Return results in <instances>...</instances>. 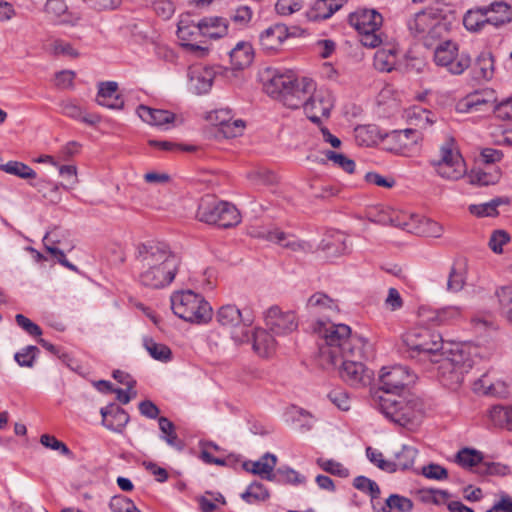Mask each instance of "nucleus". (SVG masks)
Returning a JSON list of instances; mask_svg holds the SVG:
<instances>
[{
  "mask_svg": "<svg viewBox=\"0 0 512 512\" xmlns=\"http://www.w3.org/2000/svg\"><path fill=\"white\" fill-rule=\"evenodd\" d=\"M314 331L322 339L319 343L321 359L332 366H340V377L350 386L360 388L373 379L372 370L362 362L369 357L371 346L367 340L351 333L345 324L317 322Z\"/></svg>",
  "mask_w": 512,
  "mask_h": 512,
  "instance_id": "1",
  "label": "nucleus"
},
{
  "mask_svg": "<svg viewBox=\"0 0 512 512\" xmlns=\"http://www.w3.org/2000/svg\"><path fill=\"white\" fill-rule=\"evenodd\" d=\"M404 343L411 357L421 356L436 364L440 382L452 390L460 387L464 376L476 363L477 348L468 344L455 345L438 354L443 346L442 337L425 327H417L406 333Z\"/></svg>",
  "mask_w": 512,
  "mask_h": 512,
  "instance_id": "2",
  "label": "nucleus"
},
{
  "mask_svg": "<svg viewBox=\"0 0 512 512\" xmlns=\"http://www.w3.org/2000/svg\"><path fill=\"white\" fill-rule=\"evenodd\" d=\"M414 379L406 366L383 367L379 389L373 396L375 405L386 418L408 429L416 428L423 417L421 400L412 394L403 393Z\"/></svg>",
  "mask_w": 512,
  "mask_h": 512,
  "instance_id": "3",
  "label": "nucleus"
},
{
  "mask_svg": "<svg viewBox=\"0 0 512 512\" xmlns=\"http://www.w3.org/2000/svg\"><path fill=\"white\" fill-rule=\"evenodd\" d=\"M139 280L142 285L160 289L172 283L181 263L177 254L164 242L149 241L136 248Z\"/></svg>",
  "mask_w": 512,
  "mask_h": 512,
  "instance_id": "4",
  "label": "nucleus"
},
{
  "mask_svg": "<svg viewBox=\"0 0 512 512\" xmlns=\"http://www.w3.org/2000/svg\"><path fill=\"white\" fill-rule=\"evenodd\" d=\"M171 308L175 315L188 322L202 323L212 318L210 304L191 290L173 293Z\"/></svg>",
  "mask_w": 512,
  "mask_h": 512,
  "instance_id": "5",
  "label": "nucleus"
},
{
  "mask_svg": "<svg viewBox=\"0 0 512 512\" xmlns=\"http://www.w3.org/2000/svg\"><path fill=\"white\" fill-rule=\"evenodd\" d=\"M437 175L446 180L455 181L466 173L464 160L452 137L445 139L437 152L429 160Z\"/></svg>",
  "mask_w": 512,
  "mask_h": 512,
  "instance_id": "6",
  "label": "nucleus"
},
{
  "mask_svg": "<svg viewBox=\"0 0 512 512\" xmlns=\"http://www.w3.org/2000/svg\"><path fill=\"white\" fill-rule=\"evenodd\" d=\"M196 217L201 222L221 228L234 227L241 221L240 213L233 204L212 196H205L201 199Z\"/></svg>",
  "mask_w": 512,
  "mask_h": 512,
  "instance_id": "7",
  "label": "nucleus"
},
{
  "mask_svg": "<svg viewBox=\"0 0 512 512\" xmlns=\"http://www.w3.org/2000/svg\"><path fill=\"white\" fill-rule=\"evenodd\" d=\"M217 322L225 327L238 329L232 332V339L236 344L250 341L249 326L253 319L250 316H243L238 307L227 304L219 308L216 314Z\"/></svg>",
  "mask_w": 512,
  "mask_h": 512,
  "instance_id": "8",
  "label": "nucleus"
},
{
  "mask_svg": "<svg viewBox=\"0 0 512 512\" xmlns=\"http://www.w3.org/2000/svg\"><path fill=\"white\" fill-rule=\"evenodd\" d=\"M434 61L436 65L445 67L452 75H461L471 65V58L466 53H458L456 43L446 40L435 47Z\"/></svg>",
  "mask_w": 512,
  "mask_h": 512,
  "instance_id": "9",
  "label": "nucleus"
},
{
  "mask_svg": "<svg viewBox=\"0 0 512 512\" xmlns=\"http://www.w3.org/2000/svg\"><path fill=\"white\" fill-rule=\"evenodd\" d=\"M334 106V98L329 90L319 89L308 95L305 102L302 104L307 117L316 124L321 123V119L328 118L330 111Z\"/></svg>",
  "mask_w": 512,
  "mask_h": 512,
  "instance_id": "10",
  "label": "nucleus"
},
{
  "mask_svg": "<svg viewBox=\"0 0 512 512\" xmlns=\"http://www.w3.org/2000/svg\"><path fill=\"white\" fill-rule=\"evenodd\" d=\"M407 28L413 37L424 36L427 33V41L428 37H434L442 30L444 24L438 20L433 9H424L408 19Z\"/></svg>",
  "mask_w": 512,
  "mask_h": 512,
  "instance_id": "11",
  "label": "nucleus"
},
{
  "mask_svg": "<svg viewBox=\"0 0 512 512\" xmlns=\"http://www.w3.org/2000/svg\"><path fill=\"white\" fill-rule=\"evenodd\" d=\"M253 237L262 238L267 241L281 245L294 252H308L311 246L304 241L296 239L293 235L286 234L278 228H253L250 232Z\"/></svg>",
  "mask_w": 512,
  "mask_h": 512,
  "instance_id": "12",
  "label": "nucleus"
},
{
  "mask_svg": "<svg viewBox=\"0 0 512 512\" xmlns=\"http://www.w3.org/2000/svg\"><path fill=\"white\" fill-rule=\"evenodd\" d=\"M266 325L275 335L289 334L298 327L295 314L291 311L282 312L277 306L271 307L267 311Z\"/></svg>",
  "mask_w": 512,
  "mask_h": 512,
  "instance_id": "13",
  "label": "nucleus"
},
{
  "mask_svg": "<svg viewBox=\"0 0 512 512\" xmlns=\"http://www.w3.org/2000/svg\"><path fill=\"white\" fill-rule=\"evenodd\" d=\"M495 101L493 90L475 91L457 102L456 111L462 114L482 112L484 108L491 107Z\"/></svg>",
  "mask_w": 512,
  "mask_h": 512,
  "instance_id": "14",
  "label": "nucleus"
},
{
  "mask_svg": "<svg viewBox=\"0 0 512 512\" xmlns=\"http://www.w3.org/2000/svg\"><path fill=\"white\" fill-rule=\"evenodd\" d=\"M314 86V81L309 78L297 79L280 101L288 108H300L308 95L314 91Z\"/></svg>",
  "mask_w": 512,
  "mask_h": 512,
  "instance_id": "15",
  "label": "nucleus"
},
{
  "mask_svg": "<svg viewBox=\"0 0 512 512\" xmlns=\"http://www.w3.org/2000/svg\"><path fill=\"white\" fill-rule=\"evenodd\" d=\"M216 72L213 67L193 66L188 70L189 89L197 95L210 91Z\"/></svg>",
  "mask_w": 512,
  "mask_h": 512,
  "instance_id": "16",
  "label": "nucleus"
},
{
  "mask_svg": "<svg viewBox=\"0 0 512 512\" xmlns=\"http://www.w3.org/2000/svg\"><path fill=\"white\" fill-rule=\"evenodd\" d=\"M178 38L183 41V45L190 48L193 51H201L205 53L206 49L203 48L199 43H202L199 38L203 37L201 20L198 22L187 23L185 20H180L177 30Z\"/></svg>",
  "mask_w": 512,
  "mask_h": 512,
  "instance_id": "17",
  "label": "nucleus"
},
{
  "mask_svg": "<svg viewBox=\"0 0 512 512\" xmlns=\"http://www.w3.org/2000/svg\"><path fill=\"white\" fill-rule=\"evenodd\" d=\"M404 230L409 233L428 237H440L443 232V227L431 219L417 214H408Z\"/></svg>",
  "mask_w": 512,
  "mask_h": 512,
  "instance_id": "18",
  "label": "nucleus"
},
{
  "mask_svg": "<svg viewBox=\"0 0 512 512\" xmlns=\"http://www.w3.org/2000/svg\"><path fill=\"white\" fill-rule=\"evenodd\" d=\"M96 102L109 109H123L124 100L118 93V83L114 81L100 82L98 84Z\"/></svg>",
  "mask_w": 512,
  "mask_h": 512,
  "instance_id": "19",
  "label": "nucleus"
},
{
  "mask_svg": "<svg viewBox=\"0 0 512 512\" xmlns=\"http://www.w3.org/2000/svg\"><path fill=\"white\" fill-rule=\"evenodd\" d=\"M276 464V455L266 453L257 461H245L242 466L247 472L258 475L263 479L274 481L276 480V474L273 471Z\"/></svg>",
  "mask_w": 512,
  "mask_h": 512,
  "instance_id": "20",
  "label": "nucleus"
},
{
  "mask_svg": "<svg viewBox=\"0 0 512 512\" xmlns=\"http://www.w3.org/2000/svg\"><path fill=\"white\" fill-rule=\"evenodd\" d=\"M100 413L102 424L113 432H122L129 422V414L115 404L101 408Z\"/></svg>",
  "mask_w": 512,
  "mask_h": 512,
  "instance_id": "21",
  "label": "nucleus"
},
{
  "mask_svg": "<svg viewBox=\"0 0 512 512\" xmlns=\"http://www.w3.org/2000/svg\"><path fill=\"white\" fill-rule=\"evenodd\" d=\"M382 22V15L375 10H364L350 15V24L359 33L379 31Z\"/></svg>",
  "mask_w": 512,
  "mask_h": 512,
  "instance_id": "22",
  "label": "nucleus"
},
{
  "mask_svg": "<svg viewBox=\"0 0 512 512\" xmlns=\"http://www.w3.org/2000/svg\"><path fill=\"white\" fill-rule=\"evenodd\" d=\"M370 218L373 222L391 225L404 230L408 213L389 207H378L370 211Z\"/></svg>",
  "mask_w": 512,
  "mask_h": 512,
  "instance_id": "23",
  "label": "nucleus"
},
{
  "mask_svg": "<svg viewBox=\"0 0 512 512\" xmlns=\"http://www.w3.org/2000/svg\"><path fill=\"white\" fill-rule=\"evenodd\" d=\"M137 114L145 123L158 127H164L178 120V117L168 110L155 109L145 105H140L137 108Z\"/></svg>",
  "mask_w": 512,
  "mask_h": 512,
  "instance_id": "24",
  "label": "nucleus"
},
{
  "mask_svg": "<svg viewBox=\"0 0 512 512\" xmlns=\"http://www.w3.org/2000/svg\"><path fill=\"white\" fill-rule=\"evenodd\" d=\"M346 2L347 0H315L307 11V18L314 22L329 19Z\"/></svg>",
  "mask_w": 512,
  "mask_h": 512,
  "instance_id": "25",
  "label": "nucleus"
},
{
  "mask_svg": "<svg viewBox=\"0 0 512 512\" xmlns=\"http://www.w3.org/2000/svg\"><path fill=\"white\" fill-rule=\"evenodd\" d=\"M296 80V76L291 71L275 73L265 84L266 92L280 101Z\"/></svg>",
  "mask_w": 512,
  "mask_h": 512,
  "instance_id": "26",
  "label": "nucleus"
},
{
  "mask_svg": "<svg viewBox=\"0 0 512 512\" xmlns=\"http://www.w3.org/2000/svg\"><path fill=\"white\" fill-rule=\"evenodd\" d=\"M287 36V27L284 24H276L261 33L260 44L265 50H276Z\"/></svg>",
  "mask_w": 512,
  "mask_h": 512,
  "instance_id": "27",
  "label": "nucleus"
},
{
  "mask_svg": "<svg viewBox=\"0 0 512 512\" xmlns=\"http://www.w3.org/2000/svg\"><path fill=\"white\" fill-rule=\"evenodd\" d=\"M250 339H252L254 351L261 357H268L275 350L274 337L264 329H256Z\"/></svg>",
  "mask_w": 512,
  "mask_h": 512,
  "instance_id": "28",
  "label": "nucleus"
},
{
  "mask_svg": "<svg viewBox=\"0 0 512 512\" xmlns=\"http://www.w3.org/2000/svg\"><path fill=\"white\" fill-rule=\"evenodd\" d=\"M307 308L313 313L323 314L329 317L337 311V304L328 295L317 292L309 297Z\"/></svg>",
  "mask_w": 512,
  "mask_h": 512,
  "instance_id": "29",
  "label": "nucleus"
},
{
  "mask_svg": "<svg viewBox=\"0 0 512 512\" xmlns=\"http://www.w3.org/2000/svg\"><path fill=\"white\" fill-rule=\"evenodd\" d=\"M230 60L234 69H244L248 67L254 57L253 49L250 43L248 42H239L231 51H230Z\"/></svg>",
  "mask_w": 512,
  "mask_h": 512,
  "instance_id": "30",
  "label": "nucleus"
},
{
  "mask_svg": "<svg viewBox=\"0 0 512 512\" xmlns=\"http://www.w3.org/2000/svg\"><path fill=\"white\" fill-rule=\"evenodd\" d=\"M488 16V24L500 27L512 21V7L505 2H494L486 7Z\"/></svg>",
  "mask_w": 512,
  "mask_h": 512,
  "instance_id": "31",
  "label": "nucleus"
},
{
  "mask_svg": "<svg viewBox=\"0 0 512 512\" xmlns=\"http://www.w3.org/2000/svg\"><path fill=\"white\" fill-rule=\"evenodd\" d=\"M201 20L203 37L208 38H221L227 33L228 23L222 17L210 16L204 17Z\"/></svg>",
  "mask_w": 512,
  "mask_h": 512,
  "instance_id": "32",
  "label": "nucleus"
},
{
  "mask_svg": "<svg viewBox=\"0 0 512 512\" xmlns=\"http://www.w3.org/2000/svg\"><path fill=\"white\" fill-rule=\"evenodd\" d=\"M494 73V60L490 52H482L473 66V76L476 80H490Z\"/></svg>",
  "mask_w": 512,
  "mask_h": 512,
  "instance_id": "33",
  "label": "nucleus"
},
{
  "mask_svg": "<svg viewBox=\"0 0 512 512\" xmlns=\"http://www.w3.org/2000/svg\"><path fill=\"white\" fill-rule=\"evenodd\" d=\"M61 112L67 117L80 120L88 125H96L101 119L97 114H84L82 108L73 101L63 102Z\"/></svg>",
  "mask_w": 512,
  "mask_h": 512,
  "instance_id": "34",
  "label": "nucleus"
},
{
  "mask_svg": "<svg viewBox=\"0 0 512 512\" xmlns=\"http://www.w3.org/2000/svg\"><path fill=\"white\" fill-rule=\"evenodd\" d=\"M159 429L162 432L161 438L172 448L181 451L184 447L183 441L178 437L175 425L166 417L158 418Z\"/></svg>",
  "mask_w": 512,
  "mask_h": 512,
  "instance_id": "35",
  "label": "nucleus"
},
{
  "mask_svg": "<svg viewBox=\"0 0 512 512\" xmlns=\"http://www.w3.org/2000/svg\"><path fill=\"white\" fill-rule=\"evenodd\" d=\"M488 13L486 7L471 9L463 17V24L469 31H479L488 24Z\"/></svg>",
  "mask_w": 512,
  "mask_h": 512,
  "instance_id": "36",
  "label": "nucleus"
},
{
  "mask_svg": "<svg viewBox=\"0 0 512 512\" xmlns=\"http://www.w3.org/2000/svg\"><path fill=\"white\" fill-rule=\"evenodd\" d=\"M508 203L509 200L507 198L497 197L486 203L470 205L469 211L477 217H493L498 215L497 208L500 205Z\"/></svg>",
  "mask_w": 512,
  "mask_h": 512,
  "instance_id": "37",
  "label": "nucleus"
},
{
  "mask_svg": "<svg viewBox=\"0 0 512 512\" xmlns=\"http://www.w3.org/2000/svg\"><path fill=\"white\" fill-rule=\"evenodd\" d=\"M413 509V502L411 499L398 495L391 494L378 509V512H392L397 510L399 512H410Z\"/></svg>",
  "mask_w": 512,
  "mask_h": 512,
  "instance_id": "38",
  "label": "nucleus"
},
{
  "mask_svg": "<svg viewBox=\"0 0 512 512\" xmlns=\"http://www.w3.org/2000/svg\"><path fill=\"white\" fill-rule=\"evenodd\" d=\"M417 449L403 445L401 450L395 454V460L391 461L393 466V472L397 469L407 470L411 468L417 456Z\"/></svg>",
  "mask_w": 512,
  "mask_h": 512,
  "instance_id": "39",
  "label": "nucleus"
},
{
  "mask_svg": "<svg viewBox=\"0 0 512 512\" xmlns=\"http://www.w3.org/2000/svg\"><path fill=\"white\" fill-rule=\"evenodd\" d=\"M389 137L395 140L398 145L394 150L402 152L411 145L416 144L420 138V134L415 129H405L394 131Z\"/></svg>",
  "mask_w": 512,
  "mask_h": 512,
  "instance_id": "40",
  "label": "nucleus"
},
{
  "mask_svg": "<svg viewBox=\"0 0 512 512\" xmlns=\"http://www.w3.org/2000/svg\"><path fill=\"white\" fill-rule=\"evenodd\" d=\"M482 461V452L472 448H462L455 455V462L465 469L475 467Z\"/></svg>",
  "mask_w": 512,
  "mask_h": 512,
  "instance_id": "41",
  "label": "nucleus"
},
{
  "mask_svg": "<svg viewBox=\"0 0 512 512\" xmlns=\"http://www.w3.org/2000/svg\"><path fill=\"white\" fill-rule=\"evenodd\" d=\"M380 138L378 128L375 125H362L355 128V139L358 145L372 146Z\"/></svg>",
  "mask_w": 512,
  "mask_h": 512,
  "instance_id": "42",
  "label": "nucleus"
},
{
  "mask_svg": "<svg viewBox=\"0 0 512 512\" xmlns=\"http://www.w3.org/2000/svg\"><path fill=\"white\" fill-rule=\"evenodd\" d=\"M144 347L149 355L155 360L167 362L172 357L171 349L167 345L157 343L152 338L144 339Z\"/></svg>",
  "mask_w": 512,
  "mask_h": 512,
  "instance_id": "43",
  "label": "nucleus"
},
{
  "mask_svg": "<svg viewBox=\"0 0 512 512\" xmlns=\"http://www.w3.org/2000/svg\"><path fill=\"white\" fill-rule=\"evenodd\" d=\"M491 421L496 426L506 427L512 430V408L496 405L493 406L489 413Z\"/></svg>",
  "mask_w": 512,
  "mask_h": 512,
  "instance_id": "44",
  "label": "nucleus"
},
{
  "mask_svg": "<svg viewBox=\"0 0 512 512\" xmlns=\"http://www.w3.org/2000/svg\"><path fill=\"white\" fill-rule=\"evenodd\" d=\"M0 169L4 172L18 176L22 179H35L36 173L30 168L28 165L18 162V161H9L6 164L0 165Z\"/></svg>",
  "mask_w": 512,
  "mask_h": 512,
  "instance_id": "45",
  "label": "nucleus"
},
{
  "mask_svg": "<svg viewBox=\"0 0 512 512\" xmlns=\"http://www.w3.org/2000/svg\"><path fill=\"white\" fill-rule=\"evenodd\" d=\"M346 248L342 235H338L335 239H324L320 244V249L326 253L327 258H334L344 254Z\"/></svg>",
  "mask_w": 512,
  "mask_h": 512,
  "instance_id": "46",
  "label": "nucleus"
},
{
  "mask_svg": "<svg viewBox=\"0 0 512 512\" xmlns=\"http://www.w3.org/2000/svg\"><path fill=\"white\" fill-rule=\"evenodd\" d=\"M465 284V267L462 264L454 265L450 272L447 280V290L449 292L460 291Z\"/></svg>",
  "mask_w": 512,
  "mask_h": 512,
  "instance_id": "47",
  "label": "nucleus"
},
{
  "mask_svg": "<svg viewBox=\"0 0 512 512\" xmlns=\"http://www.w3.org/2000/svg\"><path fill=\"white\" fill-rule=\"evenodd\" d=\"M269 497L268 490L264 487L263 484L259 482H253L249 485L247 490L242 493L241 498L247 503H251L252 500L255 501H264Z\"/></svg>",
  "mask_w": 512,
  "mask_h": 512,
  "instance_id": "48",
  "label": "nucleus"
},
{
  "mask_svg": "<svg viewBox=\"0 0 512 512\" xmlns=\"http://www.w3.org/2000/svg\"><path fill=\"white\" fill-rule=\"evenodd\" d=\"M496 294L502 313L512 322V286L501 287Z\"/></svg>",
  "mask_w": 512,
  "mask_h": 512,
  "instance_id": "49",
  "label": "nucleus"
},
{
  "mask_svg": "<svg viewBox=\"0 0 512 512\" xmlns=\"http://www.w3.org/2000/svg\"><path fill=\"white\" fill-rule=\"evenodd\" d=\"M325 156L329 161L333 162L334 165L343 169L345 172L349 174L354 173L356 167L355 162L344 154L328 150L325 152Z\"/></svg>",
  "mask_w": 512,
  "mask_h": 512,
  "instance_id": "50",
  "label": "nucleus"
},
{
  "mask_svg": "<svg viewBox=\"0 0 512 512\" xmlns=\"http://www.w3.org/2000/svg\"><path fill=\"white\" fill-rule=\"evenodd\" d=\"M316 462L321 469L332 475L342 478L348 477L349 475V470L345 468L340 462H337L333 459L318 458Z\"/></svg>",
  "mask_w": 512,
  "mask_h": 512,
  "instance_id": "51",
  "label": "nucleus"
},
{
  "mask_svg": "<svg viewBox=\"0 0 512 512\" xmlns=\"http://www.w3.org/2000/svg\"><path fill=\"white\" fill-rule=\"evenodd\" d=\"M39 349L34 345H29L14 355V359L21 367L31 368L34 365L35 358Z\"/></svg>",
  "mask_w": 512,
  "mask_h": 512,
  "instance_id": "52",
  "label": "nucleus"
},
{
  "mask_svg": "<svg viewBox=\"0 0 512 512\" xmlns=\"http://www.w3.org/2000/svg\"><path fill=\"white\" fill-rule=\"evenodd\" d=\"M40 443L46 448L59 451L62 455H65L68 457L73 456V454H72L71 450L68 448V446L64 442L56 439V437H54L52 435L43 434L40 437Z\"/></svg>",
  "mask_w": 512,
  "mask_h": 512,
  "instance_id": "53",
  "label": "nucleus"
},
{
  "mask_svg": "<svg viewBox=\"0 0 512 512\" xmlns=\"http://www.w3.org/2000/svg\"><path fill=\"white\" fill-rule=\"evenodd\" d=\"M499 178L498 173L492 174L485 171H475L469 176L471 184L480 186L494 185L499 181Z\"/></svg>",
  "mask_w": 512,
  "mask_h": 512,
  "instance_id": "54",
  "label": "nucleus"
},
{
  "mask_svg": "<svg viewBox=\"0 0 512 512\" xmlns=\"http://www.w3.org/2000/svg\"><path fill=\"white\" fill-rule=\"evenodd\" d=\"M366 455L368 459L375 464L378 468L386 472H393V466L391 461L385 460L383 454L373 449L372 447H367Z\"/></svg>",
  "mask_w": 512,
  "mask_h": 512,
  "instance_id": "55",
  "label": "nucleus"
},
{
  "mask_svg": "<svg viewBox=\"0 0 512 512\" xmlns=\"http://www.w3.org/2000/svg\"><path fill=\"white\" fill-rule=\"evenodd\" d=\"M330 401L342 411L350 409L351 400L346 391L342 389H334L328 394Z\"/></svg>",
  "mask_w": 512,
  "mask_h": 512,
  "instance_id": "56",
  "label": "nucleus"
},
{
  "mask_svg": "<svg viewBox=\"0 0 512 512\" xmlns=\"http://www.w3.org/2000/svg\"><path fill=\"white\" fill-rule=\"evenodd\" d=\"M302 8V0H278L275 10L279 15L288 16Z\"/></svg>",
  "mask_w": 512,
  "mask_h": 512,
  "instance_id": "57",
  "label": "nucleus"
},
{
  "mask_svg": "<svg viewBox=\"0 0 512 512\" xmlns=\"http://www.w3.org/2000/svg\"><path fill=\"white\" fill-rule=\"evenodd\" d=\"M510 240L509 234L504 230H496L489 239V247L494 253L500 254L503 251V245Z\"/></svg>",
  "mask_w": 512,
  "mask_h": 512,
  "instance_id": "58",
  "label": "nucleus"
},
{
  "mask_svg": "<svg viewBox=\"0 0 512 512\" xmlns=\"http://www.w3.org/2000/svg\"><path fill=\"white\" fill-rule=\"evenodd\" d=\"M16 323L25 330L29 335L33 337H40L42 335V329L40 326L32 322L29 318L23 314H17L15 316Z\"/></svg>",
  "mask_w": 512,
  "mask_h": 512,
  "instance_id": "59",
  "label": "nucleus"
},
{
  "mask_svg": "<svg viewBox=\"0 0 512 512\" xmlns=\"http://www.w3.org/2000/svg\"><path fill=\"white\" fill-rule=\"evenodd\" d=\"M422 474L430 479L443 480L448 477V471L446 468L439 464H429L422 468Z\"/></svg>",
  "mask_w": 512,
  "mask_h": 512,
  "instance_id": "60",
  "label": "nucleus"
},
{
  "mask_svg": "<svg viewBox=\"0 0 512 512\" xmlns=\"http://www.w3.org/2000/svg\"><path fill=\"white\" fill-rule=\"evenodd\" d=\"M75 73L70 70H63L55 75V86L59 89H69L73 87Z\"/></svg>",
  "mask_w": 512,
  "mask_h": 512,
  "instance_id": "61",
  "label": "nucleus"
},
{
  "mask_svg": "<svg viewBox=\"0 0 512 512\" xmlns=\"http://www.w3.org/2000/svg\"><path fill=\"white\" fill-rule=\"evenodd\" d=\"M67 9L68 8L64 0H47L45 5V11L56 18L65 14Z\"/></svg>",
  "mask_w": 512,
  "mask_h": 512,
  "instance_id": "62",
  "label": "nucleus"
},
{
  "mask_svg": "<svg viewBox=\"0 0 512 512\" xmlns=\"http://www.w3.org/2000/svg\"><path fill=\"white\" fill-rule=\"evenodd\" d=\"M245 124L242 120L230 121L222 126V132L226 138H234L242 134Z\"/></svg>",
  "mask_w": 512,
  "mask_h": 512,
  "instance_id": "63",
  "label": "nucleus"
},
{
  "mask_svg": "<svg viewBox=\"0 0 512 512\" xmlns=\"http://www.w3.org/2000/svg\"><path fill=\"white\" fill-rule=\"evenodd\" d=\"M493 110L498 118L512 120V97L496 104Z\"/></svg>",
  "mask_w": 512,
  "mask_h": 512,
  "instance_id": "64",
  "label": "nucleus"
}]
</instances>
